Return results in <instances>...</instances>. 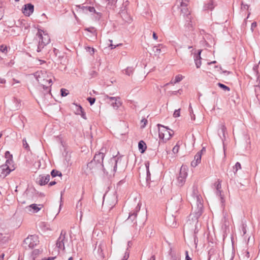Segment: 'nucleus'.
<instances>
[{"label": "nucleus", "instance_id": "1", "mask_svg": "<svg viewBox=\"0 0 260 260\" xmlns=\"http://www.w3.org/2000/svg\"><path fill=\"white\" fill-rule=\"evenodd\" d=\"M105 154L103 152L96 153L92 159L83 168L84 173L86 175L96 174L102 171L103 160Z\"/></svg>", "mask_w": 260, "mask_h": 260}, {"label": "nucleus", "instance_id": "2", "mask_svg": "<svg viewBox=\"0 0 260 260\" xmlns=\"http://www.w3.org/2000/svg\"><path fill=\"white\" fill-rule=\"evenodd\" d=\"M34 76L44 90L43 94L41 93V95L42 98L46 96H50L51 91L50 87L52 80L49 78L47 72L45 71H38L35 73Z\"/></svg>", "mask_w": 260, "mask_h": 260}, {"label": "nucleus", "instance_id": "3", "mask_svg": "<svg viewBox=\"0 0 260 260\" xmlns=\"http://www.w3.org/2000/svg\"><path fill=\"white\" fill-rule=\"evenodd\" d=\"M119 161V158L113 157L111 158L108 162L105 165H103L102 171L107 174L114 175L116 172L117 164Z\"/></svg>", "mask_w": 260, "mask_h": 260}, {"label": "nucleus", "instance_id": "4", "mask_svg": "<svg viewBox=\"0 0 260 260\" xmlns=\"http://www.w3.org/2000/svg\"><path fill=\"white\" fill-rule=\"evenodd\" d=\"M39 39V44L37 48V52H41L42 49L48 44L50 41V37L47 34H46L42 30H39L37 34Z\"/></svg>", "mask_w": 260, "mask_h": 260}, {"label": "nucleus", "instance_id": "5", "mask_svg": "<svg viewBox=\"0 0 260 260\" xmlns=\"http://www.w3.org/2000/svg\"><path fill=\"white\" fill-rule=\"evenodd\" d=\"M177 4L178 8L180 9V12L184 17H187L190 21L191 15L189 10V2L187 0H177Z\"/></svg>", "mask_w": 260, "mask_h": 260}, {"label": "nucleus", "instance_id": "6", "mask_svg": "<svg viewBox=\"0 0 260 260\" xmlns=\"http://www.w3.org/2000/svg\"><path fill=\"white\" fill-rule=\"evenodd\" d=\"M195 202L194 208H197L195 212L196 222H198V218L201 215L202 213L203 205L202 204V199L200 195L196 194L193 197Z\"/></svg>", "mask_w": 260, "mask_h": 260}, {"label": "nucleus", "instance_id": "7", "mask_svg": "<svg viewBox=\"0 0 260 260\" xmlns=\"http://www.w3.org/2000/svg\"><path fill=\"white\" fill-rule=\"evenodd\" d=\"M182 198L180 193L174 195L171 199L170 204L176 212L179 210L182 205Z\"/></svg>", "mask_w": 260, "mask_h": 260}, {"label": "nucleus", "instance_id": "8", "mask_svg": "<svg viewBox=\"0 0 260 260\" xmlns=\"http://www.w3.org/2000/svg\"><path fill=\"white\" fill-rule=\"evenodd\" d=\"M39 240L38 236L36 235H30L26 238L23 242L24 247H28L29 248H32L39 244Z\"/></svg>", "mask_w": 260, "mask_h": 260}, {"label": "nucleus", "instance_id": "9", "mask_svg": "<svg viewBox=\"0 0 260 260\" xmlns=\"http://www.w3.org/2000/svg\"><path fill=\"white\" fill-rule=\"evenodd\" d=\"M157 125L158 127L161 126L162 127V129H159L158 134L159 138L165 141L169 140L173 134L171 133L173 131H171L170 132L168 128L161 124H158Z\"/></svg>", "mask_w": 260, "mask_h": 260}, {"label": "nucleus", "instance_id": "10", "mask_svg": "<svg viewBox=\"0 0 260 260\" xmlns=\"http://www.w3.org/2000/svg\"><path fill=\"white\" fill-rule=\"evenodd\" d=\"M104 100L110 104L115 109H117L122 104L119 97L110 96L107 94L104 95Z\"/></svg>", "mask_w": 260, "mask_h": 260}, {"label": "nucleus", "instance_id": "11", "mask_svg": "<svg viewBox=\"0 0 260 260\" xmlns=\"http://www.w3.org/2000/svg\"><path fill=\"white\" fill-rule=\"evenodd\" d=\"M67 232L64 230H62L60 235L56 241V246L60 249H64V242L67 241L66 239Z\"/></svg>", "mask_w": 260, "mask_h": 260}, {"label": "nucleus", "instance_id": "12", "mask_svg": "<svg viewBox=\"0 0 260 260\" xmlns=\"http://www.w3.org/2000/svg\"><path fill=\"white\" fill-rule=\"evenodd\" d=\"M50 179L49 175H40L37 178V182L40 185H45L47 184Z\"/></svg>", "mask_w": 260, "mask_h": 260}, {"label": "nucleus", "instance_id": "13", "mask_svg": "<svg viewBox=\"0 0 260 260\" xmlns=\"http://www.w3.org/2000/svg\"><path fill=\"white\" fill-rule=\"evenodd\" d=\"M106 248V244L104 242H101L98 247H95V251L97 248V253L98 256L101 259H103L105 257L103 250Z\"/></svg>", "mask_w": 260, "mask_h": 260}, {"label": "nucleus", "instance_id": "14", "mask_svg": "<svg viewBox=\"0 0 260 260\" xmlns=\"http://www.w3.org/2000/svg\"><path fill=\"white\" fill-rule=\"evenodd\" d=\"M221 181H220L219 180H218V181L215 183L214 185H215L216 189V194H217V195L219 196L220 197L221 202L223 204L224 202V200L223 199V197L221 195Z\"/></svg>", "mask_w": 260, "mask_h": 260}, {"label": "nucleus", "instance_id": "15", "mask_svg": "<svg viewBox=\"0 0 260 260\" xmlns=\"http://www.w3.org/2000/svg\"><path fill=\"white\" fill-rule=\"evenodd\" d=\"M43 207V205H37L36 204H32L28 206H27L26 207V209H27L28 211H31V210H32L33 213H37L41 209V208Z\"/></svg>", "mask_w": 260, "mask_h": 260}, {"label": "nucleus", "instance_id": "16", "mask_svg": "<svg viewBox=\"0 0 260 260\" xmlns=\"http://www.w3.org/2000/svg\"><path fill=\"white\" fill-rule=\"evenodd\" d=\"M34 11V6L31 4H28L24 5V8L22 10L23 13L26 16H29Z\"/></svg>", "mask_w": 260, "mask_h": 260}, {"label": "nucleus", "instance_id": "17", "mask_svg": "<svg viewBox=\"0 0 260 260\" xmlns=\"http://www.w3.org/2000/svg\"><path fill=\"white\" fill-rule=\"evenodd\" d=\"M201 152H198L194 156V159L191 162V166L193 167H196L201 162Z\"/></svg>", "mask_w": 260, "mask_h": 260}, {"label": "nucleus", "instance_id": "18", "mask_svg": "<svg viewBox=\"0 0 260 260\" xmlns=\"http://www.w3.org/2000/svg\"><path fill=\"white\" fill-rule=\"evenodd\" d=\"M226 132V128L224 124H221L219 125V129L218 130V135L220 138L223 140L225 138V133Z\"/></svg>", "mask_w": 260, "mask_h": 260}, {"label": "nucleus", "instance_id": "19", "mask_svg": "<svg viewBox=\"0 0 260 260\" xmlns=\"http://www.w3.org/2000/svg\"><path fill=\"white\" fill-rule=\"evenodd\" d=\"M7 165H3L1 166V168L2 170V174L4 176H6L8 175L13 169L10 168V167H8Z\"/></svg>", "mask_w": 260, "mask_h": 260}, {"label": "nucleus", "instance_id": "20", "mask_svg": "<svg viewBox=\"0 0 260 260\" xmlns=\"http://www.w3.org/2000/svg\"><path fill=\"white\" fill-rule=\"evenodd\" d=\"M179 176L186 180V178L187 176V168L186 166H182L180 170Z\"/></svg>", "mask_w": 260, "mask_h": 260}, {"label": "nucleus", "instance_id": "21", "mask_svg": "<svg viewBox=\"0 0 260 260\" xmlns=\"http://www.w3.org/2000/svg\"><path fill=\"white\" fill-rule=\"evenodd\" d=\"M201 53V50H199L198 54H195L194 56L196 66L197 68H199L201 65V57L200 56Z\"/></svg>", "mask_w": 260, "mask_h": 260}, {"label": "nucleus", "instance_id": "22", "mask_svg": "<svg viewBox=\"0 0 260 260\" xmlns=\"http://www.w3.org/2000/svg\"><path fill=\"white\" fill-rule=\"evenodd\" d=\"M185 18L186 20L185 27L187 28L188 30H192L193 29L194 25V22L192 21V17L191 16L190 21L189 20V19L187 18V17Z\"/></svg>", "mask_w": 260, "mask_h": 260}, {"label": "nucleus", "instance_id": "23", "mask_svg": "<svg viewBox=\"0 0 260 260\" xmlns=\"http://www.w3.org/2000/svg\"><path fill=\"white\" fill-rule=\"evenodd\" d=\"M182 79H183V77H182V75H177L175 77L174 80H173V79L171 80V81L169 83H168L166 84L165 86H167V85H169L170 84L174 85L175 83L179 82L180 81H181L182 80Z\"/></svg>", "mask_w": 260, "mask_h": 260}, {"label": "nucleus", "instance_id": "24", "mask_svg": "<svg viewBox=\"0 0 260 260\" xmlns=\"http://www.w3.org/2000/svg\"><path fill=\"white\" fill-rule=\"evenodd\" d=\"M138 148L141 153H144L147 148L146 144L143 141H140L138 143Z\"/></svg>", "mask_w": 260, "mask_h": 260}, {"label": "nucleus", "instance_id": "25", "mask_svg": "<svg viewBox=\"0 0 260 260\" xmlns=\"http://www.w3.org/2000/svg\"><path fill=\"white\" fill-rule=\"evenodd\" d=\"M163 47L162 45L159 44L153 47V51L155 55H159L161 53V48Z\"/></svg>", "mask_w": 260, "mask_h": 260}, {"label": "nucleus", "instance_id": "26", "mask_svg": "<svg viewBox=\"0 0 260 260\" xmlns=\"http://www.w3.org/2000/svg\"><path fill=\"white\" fill-rule=\"evenodd\" d=\"M107 4L106 7L109 8L110 9L112 8H114L115 7L117 0H104Z\"/></svg>", "mask_w": 260, "mask_h": 260}, {"label": "nucleus", "instance_id": "27", "mask_svg": "<svg viewBox=\"0 0 260 260\" xmlns=\"http://www.w3.org/2000/svg\"><path fill=\"white\" fill-rule=\"evenodd\" d=\"M168 224L171 227L175 228L176 227L177 224L176 222H175V218L173 216L168 218Z\"/></svg>", "mask_w": 260, "mask_h": 260}, {"label": "nucleus", "instance_id": "28", "mask_svg": "<svg viewBox=\"0 0 260 260\" xmlns=\"http://www.w3.org/2000/svg\"><path fill=\"white\" fill-rule=\"evenodd\" d=\"M214 4L212 1H210L208 4H206L204 6L205 10H212L214 9Z\"/></svg>", "mask_w": 260, "mask_h": 260}, {"label": "nucleus", "instance_id": "29", "mask_svg": "<svg viewBox=\"0 0 260 260\" xmlns=\"http://www.w3.org/2000/svg\"><path fill=\"white\" fill-rule=\"evenodd\" d=\"M140 209V207L138 208V207H137L136 208V211L134 212L133 213H129L128 218L131 219L132 220H134V219L137 216V212H138Z\"/></svg>", "mask_w": 260, "mask_h": 260}, {"label": "nucleus", "instance_id": "30", "mask_svg": "<svg viewBox=\"0 0 260 260\" xmlns=\"http://www.w3.org/2000/svg\"><path fill=\"white\" fill-rule=\"evenodd\" d=\"M185 182V179L178 176L177 178V185L179 186H182Z\"/></svg>", "mask_w": 260, "mask_h": 260}, {"label": "nucleus", "instance_id": "31", "mask_svg": "<svg viewBox=\"0 0 260 260\" xmlns=\"http://www.w3.org/2000/svg\"><path fill=\"white\" fill-rule=\"evenodd\" d=\"M51 175L52 176V177L54 178L56 176H59L61 177L62 176V174L61 172H60L58 171L53 170L51 172Z\"/></svg>", "mask_w": 260, "mask_h": 260}, {"label": "nucleus", "instance_id": "32", "mask_svg": "<svg viewBox=\"0 0 260 260\" xmlns=\"http://www.w3.org/2000/svg\"><path fill=\"white\" fill-rule=\"evenodd\" d=\"M217 85H218L219 87H220L221 88L223 89L225 91H230V89L229 87H228L227 86H226L222 83H218L217 84Z\"/></svg>", "mask_w": 260, "mask_h": 260}, {"label": "nucleus", "instance_id": "33", "mask_svg": "<svg viewBox=\"0 0 260 260\" xmlns=\"http://www.w3.org/2000/svg\"><path fill=\"white\" fill-rule=\"evenodd\" d=\"M241 168V165L239 162H237L235 166L233 167L234 170H235L234 173L236 174V173L237 172V171L239 169H240Z\"/></svg>", "mask_w": 260, "mask_h": 260}, {"label": "nucleus", "instance_id": "34", "mask_svg": "<svg viewBox=\"0 0 260 260\" xmlns=\"http://www.w3.org/2000/svg\"><path fill=\"white\" fill-rule=\"evenodd\" d=\"M134 69L133 68H127L125 70V74L127 75L128 76H130L133 74Z\"/></svg>", "mask_w": 260, "mask_h": 260}, {"label": "nucleus", "instance_id": "35", "mask_svg": "<svg viewBox=\"0 0 260 260\" xmlns=\"http://www.w3.org/2000/svg\"><path fill=\"white\" fill-rule=\"evenodd\" d=\"M23 146L26 150H29V146L27 144L25 139H23L22 140Z\"/></svg>", "mask_w": 260, "mask_h": 260}, {"label": "nucleus", "instance_id": "36", "mask_svg": "<svg viewBox=\"0 0 260 260\" xmlns=\"http://www.w3.org/2000/svg\"><path fill=\"white\" fill-rule=\"evenodd\" d=\"M60 92L62 96H67L69 94L68 90L64 88L61 89Z\"/></svg>", "mask_w": 260, "mask_h": 260}, {"label": "nucleus", "instance_id": "37", "mask_svg": "<svg viewBox=\"0 0 260 260\" xmlns=\"http://www.w3.org/2000/svg\"><path fill=\"white\" fill-rule=\"evenodd\" d=\"M85 30H87L91 33H92V34H93L94 35H95V28L93 27H89V28H87L85 29Z\"/></svg>", "mask_w": 260, "mask_h": 260}, {"label": "nucleus", "instance_id": "38", "mask_svg": "<svg viewBox=\"0 0 260 260\" xmlns=\"http://www.w3.org/2000/svg\"><path fill=\"white\" fill-rule=\"evenodd\" d=\"M146 169H147L146 180L148 181L149 179H150V171H149V170L148 164H146Z\"/></svg>", "mask_w": 260, "mask_h": 260}, {"label": "nucleus", "instance_id": "39", "mask_svg": "<svg viewBox=\"0 0 260 260\" xmlns=\"http://www.w3.org/2000/svg\"><path fill=\"white\" fill-rule=\"evenodd\" d=\"M0 51L3 53L7 52V47L6 46L1 45L0 46Z\"/></svg>", "mask_w": 260, "mask_h": 260}, {"label": "nucleus", "instance_id": "40", "mask_svg": "<svg viewBox=\"0 0 260 260\" xmlns=\"http://www.w3.org/2000/svg\"><path fill=\"white\" fill-rule=\"evenodd\" d=\"M180 109H179L178 110H176L174 111V112L173 113V116L174 117H178L180 116Z\"/></svg>", "mask_w": 260, "mask_h": 260}, {"label": "nucleus", "instance_id": "41", "mask_svg": "<svg viewBox=\"0 0 260 260\" xmlns=\"http://www.w3.org/2000/svg\"><path fill=\"white\" fill-rule=\"evenodd\" d=\"M87 101L89 102L90 104L92 105L94 103L95 99V98L89 97L87 98Z\"/></svg>", "mask_w": 260, "mask_h": 260}, {"label": "nucleus", "instance_id": "42", "mask_svg": "<svg viewBox=\"0 0 260 260\" xmlns=\"http://www.w3.org/2000/svg\"><path fill=\"white\" fill-rule=\"evenodd\" d=\"M129 257V251H128V249H127L126 251H125L124 255L122 260H127Z\"/></svg>", "mask_w": 260, "mask_h": 260}, {"label": "nucleus", "instance_id": "43", "mask_svg": "<svg viewBox=\"0 0 260 260\" xmlns=\"http://www.w3.org/2000/svg\"><path fill=\"white\" fill-rule=\"evenodd\" d=\"M179 149V146L178 145H176L173 148V152L174 153H178Z\"/></svg>", "mask_w": 260, "mask_h": 260}, {"label": "nucleus", "instance_id": "44", "mask_svg": "<svg viewBox=\"0 0 260 260\" xmlns=\"http://www.w3.org/2000/svg\"><path fill=\"white\" fill-rule=\"evenodd\" d=\"M141 123H142L141 127L143 128L146 125V123H147V120L145 118H143V119L141 120Z\"/></svg>", "mask_w": 260, "mask_h": 260}, {"label": "nucleus", "instance_id": "45", "mask_svg": "<svg viewBox=\"0 0 260 260\" xmlns=\"http://www.w3.org/2000/svg\"><path fill=\"white\" fill-rule=\"evenodd\" d=\"M5 157L7 159H8V158L12 159V155L11 154H10L9 151H7L5 152Z\"/></svg>", "mask_w": 260, "mask_h": 260}, {"label": "nucleus", "instance_id": "46", "mask_svg": "<svg viewBox=\"0 0 260 260\" xmlns=\"http://www.w3.org/2000/svg\"><path fill=\"white\" fill-rule=\"evenodd\" d=\"M86 9L88 10L90 12L95 13V10L94 7H85Z\"/></svg>", "mask_w": 260, "mask_h": 260}, {"label": "nucleus", "instance_id": "47", "mask_svg": "<svg viewBox=\"0 0 260 260\" xmlns=\"http://www.w3.org/2000/svg\"><path fill=\"white\" fill-rule=\"evenodd\" d=\"M12 162V159L8 158V159H7L5 165H7V166L8 167H10V166L11 165Z\"/></svg>", "mask_w": 260, "mask_h": 260}, {"label": "nucleus", "instance_id": "48", "mask_svg": "<svg viewBox=\"0 0 260 260\" xmlns=\"http://www.w3.org/2000/svg\"><path fill=\"white\" fill-rule=\"evenodd\" d=\"M256 22H253L252 23L251 25V30L252 31H253L254 30V29L256 27Z\"/></svg>", "mask_w": 260, "mask_h": 260}, {"label": "nucleus", "instance_id": "49", "mask_svg": "<svg viewBox=\"0 0 260 260\" xmlns=\"http://www.w3.org/2000/svg\"><path fill=\"white\" fill-rule=\"evenodd\" d=\"M88 51L91 54H93L94 53V49L93 48H88Z\"/></svg>", "mask_w": 260, "mask_h": 260}, {"label": "nucleus", "instance_id": "50", "mask_svg": "<svg viewBox=\"0 0 260 260\" xmlns=\"http://www.w3.org/2000/svg\"><path fill=\"white\" fill-rule=\"evenodd\" d=\"M109 41L110 42V43H112V41L111 40H109ZM119 46V45H117V46ZM110 47H111V49H113V48H115L116 46V45H113L112 43H111L110 44Z\"/></svg>", "mask_w": 260, "mask_h": 260}, {"label": "nucleus", "instance_id": "51", "mask_svg": "<svg viewBox=\"0 0 260 260\" xmlns=\"http://www.w3.org/2000/svg\"><path fill=\"white\" fill-rule=\"evenodd\" d=\"M40 251L39 249H35L33 251V254L35 255L38 254Z\"/></svg>", "mask_w": 260, "mask_h": 260}, {"label": "nucleus", "instance_id": "52", "mask_svg": "<svg viewBox=\"0 0 260 260\" xmlns=\"http://www.w3.org/2000/svg\"><path fill=\"white\" fill-rule=\"evenodd\" d=\"M6 81L4 79L0 78V84H5Z\"/></svg>", "mask_w": 260, "mask_h": 260}, {"label": "nucleus", "instance_id": "53", "mask_svg": "<svg viewBox=\"0 0 260 260\" xmlns=\"http://www.w3.org/2000/svg\"><path fill=\"white\" fill-rule=\"evenodd\" d=\"M186 260H191V259L189 257L188 252L186 251Z\"/></svg>", "mask_w": 260, "mask_h": 260}, {"label": "nucleus", "instance_id": "54", "mask_svg": "<svg viewBox=\"0 0 260 260\" xmlns=\"http://www.w3.org/2000/svg\"><path fill=\"white\" fill-rule=\"evenodd\" d=\"M153 38L154 39V40H157L158 37H157V36L156 35V34L153 32Z\"/></svg>", "mask_w": 260, "mask_h": 260}, {"label": "nucleus", "instance_id": "55", "mask_svg": "<svg viewBox=\"0 0 260 260\" xmlns=\"http://www.w3.org/2000/svg\"><path fill=\"white\" fill-rule=\"evenodd\" d=\"M56 182L55 181H51L49 183V186H53L55 184H56Z\"/></svg>", "mask_w": 260, "mask_h": 260}, {"label": "nucleus", "instance_id": "56", "mask_svg": "<svg viewBox=\"0 0 260 260\" xmlns=\"http://www.w3.org/2000/svg\"><path fill=\"white\" fill-rule=\"evenodd\" d=\"M180 90H178V91H174L171 92V95H176L178 92H179Z\"/></svg>", "mask_w": 260, "mask_h": 260}, {"label": "nucleus", "instance_id": "57", "mask_svg": "<svg viewBox=\"0 0 260 260\" xmlns=\"http://www.w3.org/2000/svg\"><path fill=\"white\" fill-rule=\"evenodd\" d=\"M4 256H5V254H4V253H3V254L0 256V260H4Z\"/></svg>", "mask_w": 260, "mask_h": 260}, {"label": "nucleus", "instance_id": "58", "mask_svg": "<svg viewBox=\"0 0 260 260\" xmlns=\"http://www.w3.org/2000/svg\"><path fill=\"white\" fill-rule=\"evenodd\" d=\"M205 151H206L205 148L204 147H203L202 148V149L201 151H199L198 152H201V154H202L204 152H205Z\"/></svg>", "mask_w": 260, "mask_h": 260}, {"label": "nucleus", "instance_id": "59", "mask_svg": "<svg viewBox=\"0 0 260 260\" xmlns=\"http://www.w3.org/2000/svg\"><path fill=\"white\" fill-rule=\"evenodd\" d=\"M155 256L154 255H152L150 257V258L149 259H148V260H155Z\"/></svg>", "mask_w": 260, "mask_h": 260}, {"label": "nucleus", "instance_id": "60", "mask_svg": "<svg viewBox=\"0 0 260 260\" xmlns=\"http://www.w3.org/2000/svg\"><path fill=\"white\" fill-rule=\"evenodd\" d=\"M78 110H79L81 112V113H83V111H82V108L81 107V106H79L78 108Z\"/></svg>", "mask_w": 260, "mask_h": 260}, {"label": "nucleus", "instance_id": "61", "mask_svg": "<svg viewBox=\"0 0 260 260\" xmlns=\"http://www.w3.org/2000/svg\"><path fill=\"white\" fill-rule=\"evenodd\" d=\"M242 8H244L245 9H247L248 8V6L247 5H243L242 4Z\"/></svg>", "mask_w": 260, "mask_h": 260}, {"label": "nucleus", "instance_id": "62", "mask_svg": "<svg viewBox=\"0 0 260 260\" xmlns=\"http://www.w3.org/2000/svg\"><path fill=\"white\" fill-rule=\"evenodd\" d=\"M173 260H180V258L179 257H172Z\"/></svg>", "mask_w": 260, "mask_h": 260}, {"label": "nucleus", "instance_id": "63", "mask_svg": "<svg viewBox=\"0 0 260 260\" xmlns=\"http://www.w3.org/2000/svg\"><path fill=\"white\" fill-rule=\"evenodd\" d=\"M13 81H14V82H15L16 83H19V81H17V80H16V79H13Z\"/></svg>", "mask_w": 260, "mask_h": 260}, {"label": "nucleus", "instance_id": "64", "mask_svg": "<svg viewBox=\"0 0 260 260\" xmlns=\"http://www.w3.org/2000/svg\"><path fill=\"white\" fill-rule=\"evenodd\" d=\"M68 260H73V257H70Z\"/></svg>", "mask_w": 260, "mask_h": 260}]
</instances>
